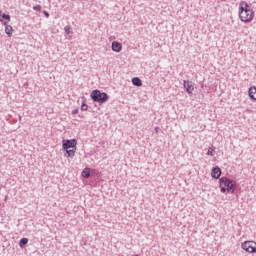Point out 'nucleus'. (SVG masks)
I'll list each match as a JSON object with an SVG mask.
<instances>
[{
	"label": "nucleus",
	"mask_w": 256,
	"mask_h": 256,
	"mask_svg": "<svg viewBox=\"0 0 256 256\" xmlns=\"http://www.w3.org/2000/svg\"><path fill=\"white\" fill-rule=\"evenodd\" d=\"M239 18L244 23H251L253 21L254 12L251 10L249 4L245 1H242L239 6Z\"/></svg>",
	"instance_id": "f257e3e1"
},
{
	"label": "nucleus",
	"mask_w": 256,
	"mask_h": 256,
	"mask_svg": "<svg viewBox=\"0 0 256 256\" xmlns=\"http://www.w3.org/2000/svg\"><path fill=\"white\" fill-rule=\"evenodd\" d=\"M219 185L221 193H235V189H237V183L227 177H221Z\"/></svg>",
	"instance_id": "f03ea898"
},
{
	"label": "nucleus",
	"mask_w": 256,
	"mask_h": 256,
	"mask_svg": "<svg viewBox=\"0 0 256 256\" xmlns=\"http://www.w3.org/2000/svg\"><path fill=\"white\" fill-rule=\"evenodd\" d=\"M90 97L94 103H100V105H103V103H107L109 101V94L106 92H101V90H93L90 94Z\"/></svg>",
	"instance_id": "7ed1b4c3"
},
{
	"label": "nucleus",
	"mask_w": 256,
	"mask_h": 256,
	"mask_svg": "<svg viewBox=\"0 0 256 256\" xmlns=\"http://www.w3.org/2000/svg\"><path fill=\"white\" fill-rule=\"evenodd\" d=\"M242 249L247 253H256V242L255 241H245L241 245Z\"/></svg>",
	"instance_id": "20e7f679"
},
{
	"label": "nucleus",
	"mask_w": 256,
	"mask_h": 256,
	"mask_svg": "<svg viewBox=\"0 0 256 256\" xmlns=\"http://www.w3.org/2000/svg\"><path fill=\"white\" fill-rule=\"evenodd\" d=\"M62 147L65 151H67L68 149H77V140L76 139L63 140Z\"/></svg>",
	"instance_id": "39448f33"
},
{
	"label": "nucleus",
	"mask_w": 256,
	"mask_h": 256,
	"mask_svg": "<svg viewBox=\"0 0 256 256\" xmlns=\"http://www.w3.org/2000/svg\"><path fill=\"white\" fill-rule=\"evenodd\" d=\"M183 85H184V89H186V91H187V93H189V95H191V93H193V91L195 90V87L193 86L192 81L184 80Z\"/></svg>",
	"instance_id": "423d86ee"
},
{
	"label": "nucleus",
	"mask_w": 256,
	"mask_h": 256,
	"mask_svg": "<svg viewBox=\"0 0 256 256\" xmlns=\"http://www.w3.org/2000/svg\"><path fill=\"white\" fill-rule=\"evenodd\" d=\"M211 177L212 179H219V177H221V168L218 166L213 167L211 171Z\"/></svg>",
	"instance_id": "0eeeda50"
},
{
	"label": "nucleus",
	"mask_w": 256,
	"mask_h": 256,
	"mask_svg": "<svg viewBox=\"0 0 256 256\" xmlns=\"http://www.w3.org/2000/svg\"><path fill=\"white\" fill-rule=\"evenodd\" d=\"M121 49H123V45H121V43L117 41L112 42V51L115 53H121Z\"/></svg>",
	"instance_id": "6e6552de"
},
{
	"label": "nucleus",
	"mask_w": 256,
	"mask_h": 256,
	"mask_svg": "<svg viewBox=\"0 0 256 256\" xmlns=\"http://www.w3.org/2000/svg\"><path fill=\"white\" fill-rule=\"evenodd\" d=\"M4 21V25H7V23H9V21H11V16L9 14H1L0 11V22L3 23Z\"/></svg>",
	"instance_id": "1a4fd4ad"
},
{
	"label": "nucleus",
	"mask_w": 256,
	"mask_h": 256,
	"mask_svg": "<svg viewBox=\"0 0 256 256\" xmlns=\"http://www.w3.org/2000/svg\"><path fill=\"white\" fill-rule=\"evenodd\" d=\"M132 85H135V87H141L143 85V81H141V78L134 77L132 78Z\"/></svg>",
	"instance_id": "9d476101"
},
{
	"label": "nucleus",
	"mask_w": 256,
	"mask_h": 256,
	"mask_svg": "<svg viewBox=\"0 0 256 256\" xmlns=\"http://www.w3.org/2000/svg\"><path fill=\"white\" fill-rule=\"evenodd\" d=\"M249 97L250 99H253V101H256V87H251L249 89Z\"/></svg>",
	"instance_id": "9b49d317"
},
{
	"label": "nucleus",
	"mask_w": 256,
	"mask_h": 256,
	"mask_svg": "<svg viewBox=\"0 0 256 256\" xmlns=\"http://www.w3.org/2000/svg\"><path fill=\"white\" fill-rule=\"evenodd\" d=\"M5 33L8 35V37H11L13 35V26L6 24Z\"/></svg>",
	"instance_id": "f8f14e48"
},
{
	"label": "nucleus",
	"mask_w": 256,
	"mask_h": 256,
	"mask_svg": "<svg viewBox=\"0 0 256 256\" xmlns=\"http://www.w3.org/2000/svg\"><path fill=\"white\" fill-rule=\"evenodd\" d=\"M28 243H29V239H27V238H22V239L19 241V247H20V249H25V247L27 246Z\"/></svg>",
	"instance_id": "ddd939ff"
},
{
	"label": "nucleus",
	"mask_w": 256,
	"mask_h": 256,
	"mask_svg": "<svg viewBox=\"0 0 256 256\" xmlns=\"http://www.w3.org/2000/svg\"><path fill=\"white\" fill-rule=\"evenodd\" d=\"M82 177H84V179H89L91 177V170L89 168H85L82 171Z\"/></svg>",
	"instance_id": "4468645a"
},
{
	"label": "nucleus",
	"mask_w": 256,
	"mask_h": 256,
	"mask_svg": "<svg viewBox=\"0 0 256 256\" xmlns=\"http://www.w3.org/2000/svg\"><path fill=\"white\" fill-rule=\"evenodd\" d=\"M75 151H77L75 148L66 150L65 157H75Z\"/></svg>",
	"instance_id": "2eb2a0df"
},
{
	"label": "nucleus",
	"mask_w": 256,
	"mask_h": 256,
	"mask_svg": "<svg viewBox=\"0 0 256 256\" xmlns=\"http://www.w3.org/2000/svg\"><path fill=\"white\" fill-rule=\"evenodd\" d=\"M87 109H89V106L87 105V103H85L84 100L81 105V111H87Z\"/></svg>",
	"instance_id": "dca6fc26"
},
{
	"label": "nucleus",
	"mask_w": 256,
	"mask_h": 256,
	"mask_svg": "<svg viewBox=\"0 0 256 256\" xmlns=\"http://www.w3.org/2000/svg\"><path fill=\"white\" fill-rule=\"evenodd\" d=\"M64 31H65V33H67V35H70V33H71V26H65L64 27Z\"/></svg>",
	"instance_id": "f3484780"
},
{
	"label": "nucleus",
	"mask_w": 256,
	"mask_h": 256,
	"mask_svg": "<svg viewBox=\"0 0 256 256\" xmlns=\"http://www.w3.org/2000/svg\"><path fill=\"white\" fill-rule=\"evenodd\" d=\"M215 150L213 148H208L207 155H210V157H213V152Z\"/></svg>",
	"instance_id": "a211bd4d"
},
{
	"label": "nucleus",
	"mask_w": 256,
	"mask_h": 256,
	"mask_svg": "<svg viewBox=\"0 0 256 256\" xmlns=\"http://www.w3.org/2000/svg\"><path fill=\"white\" fill-rule=\"evenodd\" d=\"M41 9H42L41 5L33 6L34 11H41Z\"/></svg>",
	"instance_id": "6ab92c4d"
},
{
	"label": "nucleus",
	"mask_w": 256,
	"mask_h": 256,
	"mask_svg": "<svg viewBox=\"0 0 256 256\" xmlns=\"http://www.w3.org/2000/svg\"><path fill=\"white\" fill-rule=\"evenodd\" d=\"M43 15H45V17H47V19H49V17H50V14H49V12H47V11H43Z\"/></svg>",
	"instance_id": "aec40b11"
},
{
	"label": "nucleus",
	"mask_w": 256,
	"mask_h": 256,
	"mask_svg": "<svg viewBox=\"0 0 256 256\" xmlns=\"http://www.w3.org/2000/svg\"><path fill=\"white\" fill-rule=\"evenodd\" d=\"M77 113H79V109H74V110L72 111V115H77Z\"/></svg>",
	"instance_id": "412c9836"
}]
</instances>
